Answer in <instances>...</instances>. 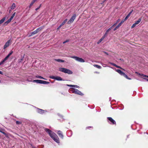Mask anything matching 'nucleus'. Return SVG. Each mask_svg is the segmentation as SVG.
Returning a JSON list of instances; mask_svg holds the SVG:
<instances>
[{"instance_id":"nucleus-1","label":"nucleus","mask_w":148,"mask_h":148,"mask_svg":"<svg viewBox=\"0 0 148 148\" xmlns=\"http://www.w3.org/2000/svg\"><path fill=\"white\" fill-rule=\"evenodd\" d=\"M45 130L55 141L58 143H60L59 138L55 133L52 132L51 130L47 128L45 129Z\"/></svg>"},{"instance_id":"nucleus-2","label":"nucleus","mask_w":148,"mask_h":148,"mask_svg":"<svg viewBox=\"0 0 148 148\" xmlns=\"http://www.w3.org/2000/svg\"><path fill=\"white\" fill-rule=\"evenodd\" d=\"M59 71L62 72L67 73L69 74H71L73 73V72L71 70L64 68H60Z\"/></svg>"},{"instance_id":"nucleus-3","label":"nucleus","mask_w":148,"mask_h":148,"mask_svg":"<svg viewBox=\"0 0 148 148\" xmlns=\"http://www.w3.org/2000/svg\"><path fill=\"white\" fill-rule=\"evenodd\" d=\"M116 72H117V73H119L121 75L125 77L126 79L129 80L131 79V78L128 77V76L126 74H125L122 71L120 70L119 69H116Z\"/></svg>"},{"instance_id":"nucleus-4","label":"nucleus","mask_w":148,"mask_h":148,"mask_svg":"<svg viewBox=\"0 0 148 148\" xmlns=\"http://www.w3.org/2000/svg\"><path fill=\"white\" fill-rule=\"evenodd\" d=\"M71 91L72 93H75V94H77V95H83V94L79 91L78 90L74 88H72L71 89Z\"/></svg>"},{"instance_id":"nucleus-5","label":"nucleus","mask_w":148,"mask_h":148,"mask_svg":"<svg viewBox=\"0 0 148 148\" xmlns=\"http://www.w3.org/2000/svg\"><path fill=\"white\" fill-rule=\"evenodd\" d=\"M71 58L74 59L76 61L80 62H85V61L83 59L77 56H72L71 57Z\"/></svg>"},{"instance_id":"nucleus-6","label":"nucleus","mask_w":148,"mask_h":148,"mask_svg":"<svg viewBox=\"0 0 148 148\" xmlns=\"http://www.w3.org/2000/svg\"><path fill=\"white\" fill-rule=\"evenodd\" d=\"M76 16V14H74L73 16L71 17L70 20L68 22V24H71L73 23L74 20L75 19Z\"/></svg>"},{"instance_id":"nucleus-7","label":"nucleus","mask_w":148,"mask_h":148,"mask_svg":"<svg viewBox=\"0 0 148 148\" xmlns=\"http://www.w3.org/2000/svg\"><path fill=\"white\" fill-rule=\"evenodd\" d=\"M11 42L12 41L11 40V39L8 40L4 45L3 49H5L7 47H9L10 45H11Z\"/></svg>"},{"instance_id":"nucleus-8","label":"nucleus","mask_w":148,"mask_h":148,"mask_svg":"<svg viewBox=\"0 0 148 148\" xmlns=\"http://www.w3.org/2000/svg\"><path fill=\"white\" fill-rule=\"evenodd\" d=\"M107 119L109 120L111 123V124L113 125H116V121L111 117H108Z\"/></svg>"},{"instance_id":"nucleus-9","label":"nucleus","mask_w":148,"mask_h":148,"mask_svg":"<svg viewBox=\"0 0 148 148\" xmlns=\"http://www.w3.org/2000/svg\"><path fill=\"white\" fill-rule=\"evenodd\" d=\"M57 133L60 137L62 139L63 138L64 136L62 134V132L61 131H58Z\"/></svg>"},{"instance_id":"nucleus-10","label":"nucleus","mask_w":148,"mask_h":148,"mask_svg":"<svg viewBox=\"0 0 148 148\" xmlns=\"http://www.w3.org/2000/svg\"><path fill=\"white\" fill-rule=\"evenodd\" d=\"M37 112L39 113L42 114H44L46 111L37 108Z\"/></svg>"},{"instance_id":"nucleus-11","label":"nucleus","mask_w":148,"mask_h":148,"mask_svg":"<svg viewBox=\"0 0 148 148\" xmlns=\"http://www.w3.org/2000/svg\"><path fill=\"white\" fill-rule=\"evenodd\" d=\"M111 64L113 66L116 67L117 68H119V69H120L123 70H125L124 69H123V68H121V66H118L117 65H116V64H114V63H111Z\"/></svg>"},{"instance_id":"nucleus-12","label":"nucleus","mask_w":148,"mask_h":148,"mask_svg":"<svg viewBox=\"0 0 148 148\" xmlns=\"http://www.w3.org/2000/svg\"><path fill=\"white\" fill-rule=\"evenodd\" d=\"M49 82L45 81L40 80V84H49Z\"/></svg>"},{"instance_id":"nucleus-13","label":"nucleus","mask_w":148,"mask_h":148,"mask_svg":"<svg viewBox=\"0 0 148 148\" xmlns=\"http://www.w3.org/2000/svg\"><path fill=\"white\" fill-rule=\"evenodd\" d=\"M43 26H41L36 29V31L37 32V33H38L43 28Z\"/></svg>"},{"instance_id":"nucleus-14","label":"nucleus","mask_w":148,"mask_h":148,"mask_svg":"<svg viewBox=\"0 0 148 148\" xmlns=\"http://www.w3.org/2000/svg\"><path fill=\"white\" fill-rule=\"evenodd\" d=\"M133 10H132L131 11H130L128 14L127 15V16L125 17V20H127V18L129 17L130 16V15L131 14V13L133 12Z\"/></svg>"},{"instance_id":"nucleus-15","label":"nucleus","mask_w":148,"mask_h":148,"mask_svg":"<svg viewBox=\"0 0 148 148\" xmlns=\"http://www.w3.org/2000/svg\"><path fill=\"white\" fill-rule=\"evenodd\" d=\"M106 37L103 35V36L97 42V44H99L101 42V41L103 40V39Z\"/></svg>"},{"instance_id":"nucleus-16","label":"nucleus","mask_w":148,"mask_h":148,"mask_svg":"<svg viewBox=\"0 0 148 148\" xmlns=\"http://www.w3.org/2000/svg\"><path fill=\"white\" fill-rule=\"evenodd\" d=\"M37 32L36 31V30L33 32H31L30 34L29 35V37H30L31 36H33L36 34H37Z\"/></svg>"},{"instance_id":"nucleus-17","label":"nucleus","mask_w":148,"mask_h":148,"mask_svg":"<svg viewBox=\"0 0 148 148\" xmlns=\"http://www.w3.org/2000/svg\"><path fill=\"white\" fill-rule=\"evenodd\" d=\"M8 59L5 57L3 60L0 62V65L3 64Z\"/></svg>"},{"instance_id":"nucleus-18","label":"nucleus","mask_w":148,"mask_h":148,"mask_svg":"<svg viewBox=\"0 0 148 148\" xmlns=\"http://www.w3.org/2000/svg\"><path fill=\"white\" fill-rule=\"evenodd\" d=\"M36 1L35 0H33L30 4V5L29 6V8H30Z\"/></svg>"},{"instance_id":"nucleus-19","label":"nucleus","mask_w":148,"mask_h":148,"mask_svg":"<svg viewBox=\"0 0 148 148\" xmlns=\"http://www.w3.org/2000/svg\"><path fill=\"white\" fill-rule=\"evenodd\" d=\"M56 80H58V81H62V78L59 76H56Z\"/></svg>"},{"instance_id":"nucleus-20","label":"nucleus","mask_w":148,"mask_h":148,"mask_svg":"<svg viewBox=\"0 0 148 148\" xmlns=\"http://www.w3.org/2000/svg\"><path fill=\"white\" fill-rule=\"evenodd\" d=\"M142 20V18H140L138 21H136L135 22V23L137 25Z\"/></svg>"},{"instance_id":"nucleus-21","label":"nucleus","mask_w":148,"mask_h":148,"mask_svg":"<svg viewBox=\"0 0 148 148\" xmlns=\"http://www.w3.org/2000/svg\"><path fill=\"white\" fill-rule=\"evenodd\" d=\"M110 30V29L108 28L106 31V33L104 34V36H105L106 37L107 36L108 33V32Z\"/></svg>"},{"instance_id":"nucleus-22","label":"nucleus","mask_w":148,"mask_h":148,"mask_svg":"<svg viewBox=\"0 0 148 148\" xmlns=\"http://www.w3.org/2000/svg\"><path fill=\"white\" fill-rule=\"evenodd\" d=\"M16 8V4L15 3H13L12 5L10 7L11 10L14 9Z\"/></svg>"},{"instance_id":"nucleus-23","label":"nucleus","mask_w":148,"mask_h":148,"mask_svg":"<svg viewBox=\"0 0 148 148\" xmlns=\"http://www.w3.org/2000/svg\"><path fill=\"white\" fill-rule=\"evenodd\" d=\"M55 60L57 62H64V61L60 59H55Z\"/></svg>"},{"instance_id":"nucleus-24","label":"nucleus","mask_w":148,"mask_h":148,"mask_svg":"<svg viewBox=\"0 0 148 148\" xmlns=\"http://www.w3.org/2000/svg\"><path fill=\"white\" fill-rule=\"evenodd\" d=\"M5 19V17H3L0 20V25L3 23Z\"/></svg>"},{"instance_id":"nucleus-25","label":"nucleus","mask_w":148,"mask_h":148,"mask_svg":"<svg viewBox=\"0 0 148 148\" xmlns=\"http://www.w3.org/2000/svg\"><path fill=\"white\" fill-rule=\"evenodd\" d=\"M12 20V19H11L10 18L9 19H8L6 22H5L4 23V24L5 25H7V24H8V23H10L11 22Z\"/></svg>"},{"instance_id":"nucleus-26","label":"nucleus","mask_w":148,"mask_h":148,"mask_svg":"<svg viewBox=\"0 0 148 148\" xmlns=\"http://www.w3.org/2000/svg\"><path fill=\"white\" fill-rule=\"evenodd\" d=\"M13 53V51H11L9 53V54L6 57L8 59L9 57Z\"/></svg>"},{"instance_id":"nucleus-27","label":"nucleus","mask_w":148,"mask_h":148,"mask_svg":"<svg viewBox=\"0 0 148 148\" xmlns=\"http://www.w3.org/2000/svg\"><path fill=\"white\" fill-rule=\"evenodd\" d=\"M36 77L37 78H40L41 79H45L43 77L39 75H36Z\"/></svg>"},{"instance_id":"nucleus-28","label":"nucleus","mask_w":148,"mask_h":148,"mask_svg":"<svg viewBox=\"0 0 148 148\" xmlns=\"http://www.w3.org/2000/svg\"><path fill=\"white\" fill-rule=\"evenodd\" d=\"M93 66L95 67H96L98 69H101V66H99V65H97V64H94L93 65Z\"/></svg>"},{"instance_id":"nucleus-29","label":"nucleus","mask_w":148,"mask_h":148,"mask_svg":"<svg viewBox=\"0 0 148 148\" xmlns=\"http://www.w3.org/2000/svg\"><path fill=\"white\" fill-rule=\"evenodd\" d=\"M40 80H38V79L34 80H33V82H36V83H37L40 84Z\"/></svg>"},{"instance_id":"nucleus-30","label":"nucleus","mask_w":148,"mask_h":148,"mask_svg":"<svg viewBox=\"0 0 148 148\" xmlns=\"http://www.w3.org/2000/svg\"><path fill=\"white\" fill-rule=\"evenodd\" d=\"M67 20V19H66L61 24V25H62V26L65 23H66V21Z\"/></svg>"},{"instance_id":"nucleus-31","label":"nucleus","mask_w":148,"mask_h":148,"mask_svg":"<svg viewBox=\"0 0 148 148\" xmlns=\"http://www.w3.org/2000/svg\"><path fill=\"white\" fill-rule=\"evenodd\" d=\"M15 14H16V12H15L12 14V16H11V17L10 18L11 19H12L15 16Z\"/></svg>"},{"instance_id":"nucleus-32","label":"nucleus","mask_w":148,"mask_h":148,"mask_svg":"<svg viewBox=\"0 0 148 148\" xmlns=\"http://www.w3.org/2000/svg\"><path fill=\"white\" fill-rule=\"evenodd\" d=\"M56 77H55V76H50L49 77L50 78L52 79H55Z\"/></svg>"},{"instance_id":"nucleus-33","label":"nucleus","mask_w":148,"mask_h":148,"mask_svg":"<svg viewBox=\"0 0 148 148\" xmlns=\"http://www.w3.org/2000/svg\"><path fill=\"white\" fill-rule=\"evenodd\" d=\"M136 25L135 23L133 24L132 25V26H131V28L132 29L133 28L135 27L136 26Z\"/></svg>"},{"instance_id":"nucleus-34","label":"nucleus","mask_w":148,"mask_h":148,"mask_svg":"<svg viewBox=\"0 0 148 148\" xmlns=\"http://www.w3.org/2000/svg\"><path fill=\"white\" fill-rule=\"evenodd\" d=\"M24 58V57L23 56V57H22V58H21L20 59H19L18 60V62H21V61L23 60V59Z\"/></svg>"},{"instance_id":"nucleus-35","label":"nucleus","mask_w":148,"mask_h":148,"mask_svg":"<svg viewBox=\"0 0 148 148\" xmlns=\"http://www.w3.org/2000/svg\"><path fill=\"white\" fill-rule=\"evenodd\" d=\"M125 18L124 19H123L121 21V23L122 24L125 21L127 20H125Z\"/></svg>"},{"instance_id":"nucleus-36","label":"nucleus","mask_w":148,"mask_h":148,"mask_svg":"<svg viewBox=\"0 0 148 148\" xmlns=\"http://www.w3.org/2000/svg\"><path fill=\"white\" fill-rule=\"evenodd\" d=\"M120 21V19H118L116 21V23H115L116 25L118 23H119V21Z\"/></svg>"},{"instance_id":"nucleus-37","label":"nucleus","mask_w":148,"mask_h":148,"mask_svg":"<svg viewBox=\"0 0 148 148\" xmlns=\"http://www.w3.org/2000/svg\"><path fill=\"white\" fill-rule=\"evenodd\" d=\"M16 123L17 124H21V122L17 121L16 122Z\"/></svg>"},{"instance_id":"nucleus-38","label":"nucleus","mask_w":148,"mask_h":148,"mask_svg":"<svg viewBox=\"0 0 148 148\" xmlns=\"http://www.w3.org/2000/svg\"><path fill=\"white\" fill-rule=\"evenodd\" d=\"M41 4H40L39 6L37 8H36V9L35 10H36L37 11V10H38L41 7Z\"/></svg>"},{"instance_id":"nucleus-39","label":"nucleus","mask_w":148,"mask_h":148,"mask_svg":"<svg viewBox=\"0 0 148 148\" xmlns=\"http://www.w3.org/2000/svg\"><path fill=\"white\" fill-rule=\"evenodd\" d=\"M73 87L78 88V86L77 85H73Z\"/></svg>"},{"instance_id":"nucleus-40","label":"nucleus","mask_w":148,"mask_h":148,"mask_svg":"<svg viewBox=\"0 0 148 148\" xmlns=\"http://www.w3.org/2000/svg\"><path fill=\"white\" fill-rule=\"evenodd\" d=\"M142 76H143V77H148V76H147V75H144L143 74H142Z\"/></svg>"},{"instance_id":"nucleus-41","label":"nucleus","mask_w":148,"mask_h":148,"mask_svg":"<svg viewBox=\"0 0 148 148\" xmlns=\"http://www.w3.org/2000/svg\"><path fill=\"white\" fill-rule=\"evenodd\" d=\"M62 26V25H61V24L58 27L57 29H60Z\"/></svg>"},{"instance_id":"nucleus-42","label":"nucleus","mask_w":148,"mask_h":148,"mask_svg":"<svg viewBox=\"0 0 148 148\" xmlns=\"http://www.w3.org/2000/svg\"><path fill=\"white\" fill-rule=\"evenodd\" d=\"M66 86H68L73 87V85L66 84Z\"/></svg>"},{"instance_id":"nucleus-43","label":"nucleus","mask_w":148,"mask_h":148,"mask_svg":"<svg viewBox=\"0 0 148 148\" xmlns=\"http://www.w3.org/2000/svg\"><path fill=\"white\" fill-rule=\"evenodd\" d=\"M136 73L137 74H138V75H141L142 76V74H140V73H139L138 72H136Z\"/></svg>"},{"instance_id":"nucleus-44","label":"nucleus","mask_w":148,"mask_h":148,"mask_svg":"<svg viewBox=\"0 0 148 148\" xmlns=\"http://www.w3.org/2000/svg\"><path fill=\"white\" fill-rule=\"evenodd\" d=\"M69 41V40H66V41H65L64 42H63V44L65 43H66V42H68Z\"/></svg>"},{"instance_id":"nucleus-45","label":"nucleus","mask_w":148,"mask_h":148,"mask_svg":"<svg viewBox=\"0 0 148 148\" xmlns=\"http://www.w3.org/2000/svg\"><path fill=\"white\" fill-rule=\"evenodd\" d=\"M122 24L121 23V22L118 25L119 26V27H120V26H121V25H122Z\"/></svg>"},{"instance_id":"nucleus-46","label":"nucleus","mask_w":148,"mask_h":148,"mask_svg":"<svg viewBox=\"0 0 148 148\" xmlns=\"http://www.w3.org/2000/svg\"><path fill=\"white\" fill-rule=\"evenodd\" d=\"M116 25L115 23H114L112 26V27H113V28Z\"/></svg>"},{"instance_id":"nucleus-47","label":"nucleus","mask_w":148,"mask_h":148,"mask_svg":"<svg viewBox=\"0 0 148 148\" xmlns=\"http://www.w3.org/2000/svg\"><path fill=\"white\" fill-rule=\"evenodd\" d=\"M116 25L115 23H114L112 26V27H113V28Z\"/></svg>"},{"instance_id":"nucleus-48","label":"nucleus","mask_w":148,"mask_h":148,"mask_svg":"<svg viewBox=\"0 0 148 148\" xmlns=\"http://www.w3.org/2000/svg\"><path fill=\"white\" fill-rule=\"evenodd\" d=\"M119 27H120L118 25L116 26V27H115L117 29H118V28H119Z\"/></svg>"},{"instance_id":"nucleus-49","label":"nucleus","mask_w":148,"mask_h":148,"mask_svg":"<svg viewBox=\"0 0 148 148\" xmlns=\"http://www.w3.org/2000/svg\"><path fill=\"white\" fill-rule=\"evenodd\" d=\"M119 27H120L118 25L116 26V27H115L117 29H118V28H119Z\"/></svg>"},{"instance_id":"nucleus-50","label":"nucleus","mask_w":148,"mask_h":148,"mask_svg":"<svg viewBox=\"0 0 148 148\" xmlns=\"http://www.w3.org/2000/svg\"><path fill=\"white\" fill-rule=\"evenodd\" d=\"M119 27H120L118 25L116 26V27H115L117 29H118V28H119Z\"/></svg>"},{"instance_id":"nucleus-51","label":"nucleus","mask_w":148,"mask_h":148,"mask_svg":"<svg viewBox=\"0 0 148 148\" xmlns=\"http://www.w3.org/2000/svg\"><path fill=\"white\" fill-rule=\"evenodd\" d=\"M103 52L105 53L107 55H108V53L105 52V51H104Z\"/></svg>"},{"instance_id":"nucleus-52","label":"nucleus","mask_w":148,"mask_h":148,"mask_svg":"<svg viewBox=\"0 0 148 148\" xmlns=\"http://www.w3.org/2000/svg\"><path fill=\"white\" fill-rule=\"evenodd\" d=\"M0 74H1V75H3V72L1 71H0Z\"/></svg>"},{"instance_id":"nucleus-53","label":"nucleus","mask_w":148,"mask_h":148,"mask_svg":"<svg viewBox=\"0 0 148 148\" xmlns=\"http://www.w3.org/2000/svg\"><path fill=\"white\" fill-rule=\"evenodd\" d=\"M113 28V27H112V26H111L109 28V29H110V30H111Z\"/></svg>"},{"instance_id":"nucleus-54","label":"nucleus","mask_w":148,"mask_h":148,"mask_svg":"<svg viewBox=\"0 0 148 148\" xmlns=\"http://www.w3.org/2000/svg\"><path fill=\"white\" fill-rule=\"evenodd\" d=\"M1 132L3 134H5V135L6 134H5V132Z\"/></svg>"},{"instance_id":"nucleus-55","label":"nucleus","mask_w":148,"mask_h":148,"mask_svg":"<svg viewBox=\"0 0 148 148\" xmlns=\"http://www.w3.org/2000/svg\"><path fill=\"white\" fill-rule=\"evenodd\" d=\"M117 29L115 27L114 29V31H115Z\"/></svg>"},{"instance_id":"nucleus-56","label":"nucleus","mask_w":148,"mask_h":148,"mask_svg":"<svg viewBox=\"0 0 148 148\" xmlns=\"http://www.w3.org/2000/svg\"><path fill=\"white\" fill-rule=\"evenodd\" d=\"M32 146V148H36L34 146Z\"/></svg>"},{"instance_id":"nucleus-57","label":"nucleus","mask_w":148,"mask_h":148,"mask_svg":"<svg viewBox=\"0 0 148 148\" xmlns=\"http://www.w3.org/2000/svg\"><path fill=\"white\" fill-rule=\"evenodd\" d=\"M87 127V129H88V128H90V127L91 128V127Z\"/></svg>"},{"instance_id":"nucleus-58","label":"nucleus","mask_w":148,"mask_h":148,"mask_svg":"<svg viewBox=\"0 0 148 148\" xmlns=\"http://www.w3.org/2000/svg\"><path fill=\"white\" fill-rule=\"evenodd\" d=\"M11 12V10H9V12L10 13Z\"/></svg>"},{"instance_id":"nucleus-59","label":"nucleus","mask_w":148,"mask_h":148,"mask_svg":"<svg viewBox=\"0 0 148 148\" xmlns=\"http://www.w3.org/2000/svg\"><path fill=\"white\" fill-rule=\"evenodd\" d=\"M147 81H148V79H145Z\"/></svg>"},{"instance_id":"nucleus-60","label":"nucleus","mask_w":148,"mask_h":148,"mask_svg":"<svg viewBox=\"0 0 148 148\" xmlns=\"http://www.w3.org/2000/svg\"><path fill=\"white\" fill-rule=\"evenodd\" d=\"M106 0H104V1L103 2V3Z\"/></svg>"},{"instance_id":"nucleus-61","label":"nucleus","mask_w":148,"mask_h":148,"mask_svg":"<svg viewBox=\"0 0 148 148\" xmlns=\"http://www.w3.org/2000/svg\"><path fill=\"white\" fill-rule=\"evenodd\" d=\"M120 60H122V59H120Z\"/></svg>"},{"instance_id":"nucleus-62","label":"nucleus","mask_w":148,"mask_h":148,"mask_svg":"<svg viewBox=\"0 0 148 148\" xmlns=\"http://www.w3.org/2000/svg\"><path fill=\"white\" fill-rule=\"evenodd\" d=\"M1 80H0V83H1Z\"/></svg>"}]
</instances>
